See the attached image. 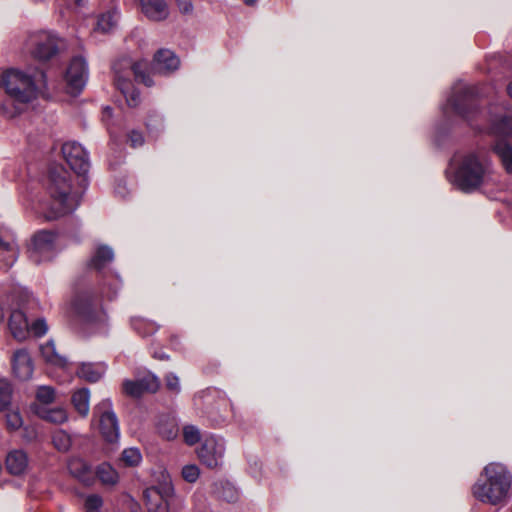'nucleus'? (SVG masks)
Returning a JSON list of instances; mask_svg holds the SVG:
<instances>
[{
  "instance_id": "nucleus-1",
  "label": "nucleus",
  "mask_w": 512,
  "mask_h": 512,
  "mask_svg": "<svg viewBox=\"0 0 512 512\" xmlns=\"http://www.w3.org/2000/svg\"><path fill=\"white\" fill-rule=\"evenodd\" d=\"M472 495L484 504H507L512 497V472L508 466L501 462L485 465L472 486Z\"/></svg>"
},
{
  "instance_id": "nucleus-2",
  "label": "nucleus",
  "mask_w": 512,
  "mask_h": 512,
  "mask_svg": "<svg viewBox=\"0 0 512 512\" xmlns=\"http://www.w3.org/2000/svg\"><path fill=\"white\" fill-rule=\"evenodd\" d=\"M68 178L65 170H52L47 186L50 201L39 200L31 204V209L46 220H55L73 212L80 203V195L72 191Z\"/></svg>"
},
{
  "instance_id": "nucleus-3",
  "label": "nucleus",
  "mask_w": 512,
  "mask_h": 512,
  "mask_svg": "<svg viewBox=\"0 0 512 512\" xmlns=\"http://www.w3.org/2000/svg\"><path fill=\"white\" fill-rule=\"evenodd\" d=\"M499 182L493 164L484 151H473L462 156L451 183L459 190L470 193Z\"/></svg>"
},
{
  "instance_id": "nucleus-4",
  "label": "nucleus",
  "mask_w": 512,
  "mask_h": 512,
  "mask_svg": "<svg viewBox=\"0 0 512 512\" xmlns=\"http://www.w3.org/2000/svg\"><path fill=\"white\" fill-rule=\"evenodd\" d=\"M1 86L13 103L25 105L38 98L46 87V80L42 71L29 74L18 69H9L1 76Z\"/></svg>"
},
{
  "instance_id": "nucleus-5",
  "label": "nucleus",
  "mask_w": 512,
  "mask_h": 512,
  "mask_svg": "<svg viewBox=\"0 0 512 512\" xmlns=\"http://www.w3.org/2000/svg\"><path fill=\"white\" fill-rule=\"evenodd\" d=\"M123 68L131 69L136 80L144 83L146 86H151L152 81L144 72L146 68L145 63L137 62L131 65L129 60L123 59L113 64L116 86L125 97L127 104L130 107H134L139 103L140 95L134 88L133 84L125 78L124 74H122Z\"/></svg>"
},
{
  "instance_id": "nucleus-6",
  "label": "nucleus",
  "mask_w": 512,
  "mask_h": 512,
  "mask_svg": "<svg viewBox=\"0 0 512 512\" xmlns=\"http://www.w3.org/2000/svg\"><path fill=\"white\" fill-rule=\"evenodd\" d=\"M157 485L144 491L145 504L149 512H169L170 501L175 494L170 475L160 469L155 475Z\"/></svg>"
},
{
  "instance_id": "nucleus-7",
  "label": "nucleus",
  "mask_w": 512,
  "mask_h": 512,
  "mask_svg": "<svg viewBox=\"0 0 512 512\" xmlns=\"http://www.w3.org/2000/svg\"><path fill=\"white\" fill-rule=\"evenodd\" d=\"M512 98V82L507 87ZM486 125L483 130L494 136H512V110L502 104H492L486 114Z\"/></svg>"
},
{
  "instance_id": "nucleus-8",
  "label": "nucleus",
  "mask_w": 512,
  "mask_h": 512,
  "mask_svg": "<svg viewBox=\"0 0 512 512\" xmlns=\"http://www.w3.org/2000/svg\"><path fill=\"white\" fill-rule=\"evenodd\" d=\"M93 418L98 420L99 430L107 443H117L120 431L116 414L109 399H103L93 409Z\"/></svg>"
},
{
  "instance_id": "nucleus-9",
  "label": "nucleus",
  "mask_w": 512,
  "mask_h": 512,
  "mask_svg": "<svg viewBox=\"0 0 512 512\" xmlns=\"http://www.w3.org/2000/svg\"><path fill=\"white\" fill-rule=\"evenodd\" d=\"M56 255V234L42 230L34 234L28 248L29 259L35 264L48 262Z\"/></svg>"
},
{
  "instance_id": "nucleus-10",
  "label": "nucleus",
  "mask_w": 512,
  "mask_h": 512,
  "mask_svg": "<svg viewBox=\"0 0 512 512\" xmlns=\"http://www.w3.org/2000/svg\"><path fill=\"white\" fill-rule=\"evenodd\" d=\"M474 88L458 83L453 87V94L447 100L445 111L450 108L461 117L470 120L471 114L476 110L474 106Z\"/></svg>"
},
{
  "instance_id": "nucleus-11",
  "label": "nucleus",
  "mask_w": 512,
  "mask_h": 512,
  "mask_svg": "<svg viewBox=\"0 0 512 512\" xmlns=\"http://www.w3.org/2000/svg\"><path fill=\"white\" fill-rule=\"evenodd\" d=\"M88 74L86 59L83 56L72 58L65 74L67 92L71 95L79 94L87 83Z\"/></svg>"
},
{
  "instance_id": "nucleus-12",
  "label": "nucleus",
  "mask_w": 512,
  "mask_h": 512,
  "mask_svg": "<svg viewBox=\"0 0 512 512\" xmlns=\"http://www.w3.org/2000/svg\"><path fill=\"white\" fill-rule=\"evenodd\" d=\"M159 387L158 377L150 372L139 375L135 379H125L122 383L123 393L131 398H140L146 393H155Z\"/></svg>"
},
{
  "instance_id": "nucleus-13",
  "label": "nucleus",
  "mask_w": 512,
  "mask_h": 512,
  "mask_svg": "<svg viewBox=\"0 0 512 512\" xmlns=\"http://www.w3.org/2000/svg\"><path fill=\"white\" fill-rule=\"evenodd\" d=\"M71 306L74 313L84 321L92 322L100 319L102 310L99 309L97 299L89 291L77 293Z\"/></svg>"
},
{
  "instance_id": "nucleus-14",
  "label": "nucleus",
  "mask_w": 512,
  "mask_h": 512,
  "mask_svg": "<svg viewBox=\"0 0 512 512\" xmlns=\"http://www.w3.org/2000/svg\"><path fill=\"white\" fill-rule=\"evenodd\" d=\"M63 156L70 168L78 175H85L90 167L88 154L77 142H66L62 146Z\"/></svg>"
},
{
  "instance_id": "nucleus-15",
  "label": "nucleus",
  "mask_w": 512,
  "mask_h": 512,
  "mask_svg": "<svg viewBox=\"0 0 512 512\" xmlns=\"http://www.w3.org/2000/svg\"><path fill=\"white\" fill-rule=\"evenodd\" d=\"M33 45L32 54L39 60H49L59 50V40L50 32H40L31 38Z\"/></svg>"
},
{
  "instance_id": "nucleus-16",
  "label": "nucleus",
  "mask_w": 512,
  "mask_h": 512,
  "mask_svg": "<svg viewBox=\"0 0 512 512\" xmlns=\"http://www.w3.org/2000/svg\"><path fill=\"white\" fill-rule=\"evenodd\" d=\"M183 437L188 446H194L199 442L202 443L201 448H217L224 445L221 437L212 434H202L194 425H187L183 428Z\"/></svg>"
},
{
  "instance_id": "nucleus-17",
  "label": "nucleus",
  "mask_w": 512,
  "mask_h": 512,
  "mask_svg": "<svg viewBox=\"0 0 512 512\" xmlns=\"http://www.w3.org/2000/svg\"><path fill=\"white\" fill-rule=\"evenodd\" d=\"M22 303L18 308L12 309L8 320V328L13 336L18 341H23L29 336V323L27 317L22 310Z\"/></svg>"
},
{
  "instance_id": "nucleus-18",
  "label": "nucleus",
  "mask_w": 512,
  "mask_h": 512,
  "mask_svg": "<svg viewBox=\"0 0 512 512\" xmlns=\"http://www.w3.org/2000/svg\"><path fill=\"white\" fill-rule=\"evenodd\" d=\"M12 368L15 376L20 380H29L32 377L34 366L26 349H19L12 357Z\"/></svg>"
},
{
  "instance_id": "nucleus-19",
  "label": "nucleus",
  "mask_w": 512,
  "mask_h": 512,
  "mask_svg": "<svg viewBox=\"0 0 512 512\" xmlns=\"http://www.w3.org/2000/svg\"><path fill=\"white\" fill-rule=\"evenodd\" d=\"M141 12L151 21H164L169 16V7L165 0H139Z\"/></svg>"
},
{
  "instance_id": "nucleus-20",
  "label": "nucleus",
  "mask_w": 512,
  "mask_h": 512,
  "mask_svg": "<svg viewBox=\"0 0 512 512\" xmlns=\"http://www.w3.org/2000/svg\"><path fill=\"white\" fill-rule=\"evenodd\" d=\"M179 58L168 49H160L154 57L153 69L160 74H167L178 69Z\"/></svg>"
},
{
  "instance_id": "nucleus-21",
  "label": "nucleus",
  "mask_w": 512,
  "mask_h": 512,
  "mask_svg": "<svg viewBox=\"0 0 512 512\" xmlns=\"http://www.w3.org/2000/svg\"><path fill=\"white\" fill-rule=\"evenodd\" d=\"M67 468L70 474L83 484H93V473L90 469V466L83 459L79 457H71L67 463Z\"/></svg>"
},
{
  "instance_id": "nucleus-22",
  "label": "nucleus",
  "mask_w": 512,
  "mask_h": 512,
  "mask_svg": "<svg viewBox=\"0 0 512 512\" xmlns=\"http://www.w3.org/2000/svg\"><path fill=\"white\" fill-rule=\"evenodd\" d=\"M6 469L13 475H20L28 467V457L24 450H10L6 456Z\"/></svg>"
},
{
  "instance_id": "nucleus-23",
  "label": "nucleus",
  "mask_w": 512,
  "mask_h": 512,
  "mask_svg": "<svg viewBox=\"0 0 512 512\" xmlns=\"http://www.w3.org/2000/svg\"><path fill=\"white\" fill-rule=\"evenodd\" d=\"M114 259L113 249L107 245H99L92 254L89 266L97 271L102 270Z\"/></svg>"
},
{
  "instance_id": "nucleus-24",
  "label": "nucleus",
  "mask_w": 512,
  "mask_h": 512,
  "mask_svg": "<svg viewBox=\"0 0 512 512\" xmlns=\"http://www.w3.org/2000/svg\"><path fill=\"white\" fill-rule=\"evenodd\" d=\"M106 366L102 363H82L77 375L89 382H97L105 374Z\"/></svg>"
},
{
  "instance_id": "nucleus-25",
  "label": "nucleus",
  "mask_w": 512,
  "mask_h": 512,
  "mask_svg": "<svg viewBox=\"0 0 512 512\" xmlns=\"http://www.w3.org/2000/svg\"><path fill=\"white\" fill-rule=\"evenodd\" d=\"M158 433L165 439L171 440L178 435V423L170 414L161 415L157 422Z\"/></svg>"
},
{
  "instance_id": "nucleus-26",
  "label": "nucleus",
  "mask_w": 512,
  "mask_h": 512,
  "mask_svg": "<svg viewBox=\"0 0 512 512\" xmlns=\"http://www.w3.org/2000/svg\"><path fill=\"white\" fill-rule=\"evenodd\" d=\"M36 413L41 419L53 424H63L69 419L68 412L63 407H41L36 410Z\"/></svg>"
},
{
  "instance_id": "nucleus-27",
  "label": "nucleus",
  "mask_w": 512,
  "mask_h": 512,
  "mask_svg": "<svg viewBox=\"0 0 512 512\" xmlns=\"http://www.w3.org/2000/svg\"><path fill=\"white\" fill-rule=\"evenodd\" d=\"M41 355L47 363H50L54 366L65 367L67 364V360L65 357L61 356L55 347V343L50 340L44 345L40 347Z\"/></svg>"
},
{
  "instance_id": "nucleus-28",
  "label": "nucleus",
  "mask_w": 512,
  "mask_h": 512,
  "mask_svg": "<svg viewBox=\"0 0 512 512\" xmlns=\"http://www.w3.org/2000/svg\"><path fill=\"white\" fill-rule=\"evenodd\" d=\"M198 459L208 469H217L223 464V453L221 450H198Z\"/></svg>"
},
{
  "instance_id": "nucleus-29",
  "label": "nucleus",
  "mask_w": 512,
  "mask_h": 512,
  "mask_svg": "<svg viewBox=\"0 0 512 512\" xmlns=\"http://www.w3.org/2000/svg\"><path fill=\"white\" fill-rule=\"evenodd\" d=\"M72 404L75 410L82 416L86 417L90 410V391L87 388H82L75 391L72 395Z\"/></svg>"
},
{
  "instance_id": "nucleus-30",
  "label": "nucleus",
  "mask_w": 512,
  "mask_h": 512,
  "mask_svg": "<svg viewBox=\"0 0 512 512\" xmlns=\"http://www.w3.org/2000/svg\"><path fill=\"white\" fill-rule=\"evenodd\" d=\"M118 19L119 13L117 10H109L99 16L95 30L101 33H109L116 27Z\"/></svg>"
},
{
  "instance_id": "nucleus-31",
  "label": "nucleus",
  "mask_w": 512,
  "mask_h": 512,
  "mask_svg": "<svg viewBox=\"0 0 512 512\" xmlns=\"http://www.w3.org/2000/svg\"><path fill=\"white\" fill-rule=\"evenodd\" d=\"M493 151L500 158L507 173L512 174V146L504 141H499L493 146Z\"/></svg>"
},
{
  "instance_id": "nucleus-32",
  "label": "nucleus",
  "mask_w": 512,
  "mask_h": 512,
  "mask_svg": "<svg viewBox=\"0 0 512 512\" xmlns=\"http://www.w3.org/2000/svg\"><path fill=\"white\" fill-rule=\"evenodd\" d=\"M95 473L103 485L114 486L119 481L117 471L108 463L100 464Z\"/></svg>"
},
{
  "instance_id": "nucleus-33",
  "label": "nucleus",
  "mask_w": 512,
  "mask_h": 512,
  "mask_svg": "<svg viewBox=\"0 0 512 512\" xmlns=\"http://www.w3.org/2000/svg\"><path fill=\"white\" fill-rule=\"evenodd\" d=\"M52 443L54 448H70L73 445H78L76 437H72L65 430H56L52 435Z\"/></svg>"
},
{
  "instance_id": "nucleus-34",
  "label": "nucleus",
  "mask_w": 512,
  "mask_h": 512,
  "mask_svg": "<svg viewBox=\"0 0 512 512\" xmlns=\"http://www.w3.org/2000/svg\"><path fill=\"white\" fill-rule=\"evenodd\" d=\"M13 388L6 379H0V412L4 411L11 404Z\"/></svg>"
},
{
  "instance_id": "nucleus-35",
  "label": "nucleus",
  "mask_w": 512,
  "mask_h": 512,
  "mask_svg": "<svg viewBox=\"0 0 512 512\" xmlns=\"http://www.w3.org/2000/svg\"><path fill=\"white\" fill-rule=\"evenodd\" d=\"M103 498L98 494H88L84 497L83 508L86 512H101Z\"/></svg>"
},
{
  "instance_id": "nucleus-36",
  "label": "nucleus",
  "mask_w": 512,
  "mask_h": 512,
  "mask_svg": "<svg viewBox=\"0 0 512 512\" xmlns=\"http://www.w3.org/2000/svg\"><path fill=\"white\" fill-rule=\"evenodd\" d=\"M36 398L42 404H51L55 400V390L51 386H40L37 389Z\"/></svg>"
},
{
  "instance_id": "nucleus-37",
  "label": "nucleus",
  "mask_w": 512,
  "mask_h": 512,
  "mask_svg": "<svg viewBox=\"0 0 512 512\" xmlns=\"http://www.w3.org/2000/svg\"><path fill=\"white\" fill-rule=\"evenodd\" d=\"M6 426L11 432L22 428L23 419L18 411H11L6 414Z\"/></svg>"
},
{
  "instance_id": "nucleus-38",
  "label": "nucleus",
  "mask_w": 512,
  "mask_h": 512,
  "mask_svg": "<svg viewBox=\"0 0 512 512\" xmlns=\"http://www.w3.org/2000/svg\"><path fill=\"white\" fill-rule=\"evenodd\" d=\"M181 475L186 482L195 483L199 478L200 470L196 465L188 464L183 466Z\"/></svg>"
},
{
  "instance_id": "nucleus-39",
  "label": "nucleus",
  "mask_w": 512,
  "mask_h": 512,
  "mask_svg": "<svg viewBox=\"0 0 512 512\" xmlns=\"http://www.w3.org/2000/svg\"><path fill=\"white\" fill-rule=\"evenodd\" d=\"M122 460L127 466H137L142 461L139 450H123Z\"/></svg>"
},
{
  "instance_id": "nucleus-40",
  "label": "nucleus",
  "mask_w": 512,
  "mask_h": 512,
  "mask_svg": "<svg viewBox=\"0 0 512 512\" xmlns=\"http://www.w3.org/2000/svg\"><path fill=\"white\" fill-rule=\"evenodd\" d=\"M48 331V326L44 319H37L29 325V334L32 333L36 337L45 335Z\"/></svg>"
},
{
  "instance_id": "nucleus-41",
  "label": "nucleus",
  "mask_w": 512,
  "mask_h": 512,
  "mask_svg": "<svg viewBox=\"0 0 512 512\" xmlns=\"http://www.w3.org/2000/svg\"><path fill=\"white\" fill-rule=\"evenodd\" d=\"M113 284H104L103 293L109 298L112 299L116 296L118 290L121 287V281L118 276L115 275V279L113 280Z\"/></svg>"
},
{
  "instance_id": "nucleus-42",
  "label": "nucleus",
  "mask_w": 512,
  "mask_h": 512,
  "mask_svg": "<svg viewBox=\"0 0 512 512\" xmlns=\"http://www.w3.org/2000/svg\"><path fill=\"white\" fill-rule=\"evenodd\" d=\"M20 433L22 438L26 441V443H31L36 440L38 434L36 429L33 426H25L20 429Z\"/></svg>"
},
{
  "instance_id": "nucleus-43",
  "label": "nucleus",
  "mask_w": 512,
  "mask_h": 512,
  "mask_svg": "<svg viewBox=\"0 0 512 512\" xmlns=\"http://www.w3.org/2000/svg\"><path fill=\"white\" fill-rule=\"evenodd\" d=\"M165 382H166V386L169 390L174 391V392L180 391L179 378L175 374H173V373L168 374L165 378Z\"/></svg>"
},
{
  "instance_id": "nucleus-44",
  "label": "nucleus",
  "mask_w": 512,
  "mask_h": 512,
  "mask_svg": "<svg viewBox=\"0 0 512 512\" xmlns=\"http://www.w3.org/2000/svg\"><path fill=\"white\" fill-rule=\"evenodd\" d=\"M130 144L133 148L139 147L144 143V138L142 133L139 131L133 130L130 132L129 136Z\"/></svg>"
},
{
  "instance_id": "nucleus-45",
  "label": "nucleus",
  "mask_w": 512,
  "mask_h": 512,
  "mask_svg": "<svg viewBox=\"0 0 512 512\" xmlns=\"http://www.w3.org/2000/svg\"><path fill=\"white\" fill-rule=\"evenodd\" d=\"M177 3L181 13L189 14L193 11V5L190 0H178Z\"/></svg>"
},
{
  "instance_id": "nucleus-46",
  "label": "nucleus",
  "mask_w": 512,
  "mask_h": 512,
  "mask_svg": "<svg viewBox=\"0 0 512 512\" xmlns=\"http://www.w3.org/2000/svg\"><path fill=\"white\" fill-rule=\"evenodd\" d=\"M111 111L112 109L110 107H105L103 112H104V116H111Z\"/></svg>"
},
{
  "instance_id": "nucleus-47",
  "label": "nucleus",
  "mask_w": 512,
  "mask_h": 512,
  "mask_svg": "<svg viewBox=\"0 0 512 512\" xmlns=\"http://www.w3.org/2000/svg\"><path fill=\"white\" fill-rule=\"evenodd\" d=\"M4 315H5V313H4V308L2 307V305H0V323H2V322H3V320H4Z\"/></svg>"
},
{
  "instance_id": "nucleus-48",
  "label": "nucleus",
  "mask_w": 512,
  "mask_h": 512,
  "mask_svg": "<svg viewBox=\"0 0 512 512\" xmlns=\"http://www.w3.org/2000/svg\"><path fill=\"white\" fill-rule=\"evenodd\" d=\"M155 357H157V358H159V359H166V358H167V356H166L164 353H159V354H158V353H156V354H155Z\"/></svg>"
},
{
  "instance_id": "nucleus-49",
  "label": "nucleus",
  "mask_w": 512,
  "mask_h": 512,
  "mask_svg": "<svg viewBox=\"0 0 512 512\" xmlns=\"http://www.w3.org/2000/svg\"><path fill=\"white\" fill-rule=\"evenodd\" d=\"M245 2V4L247 5H253L257 2V0H243Z\"/></svg>"
},
{
  "instance_id": "nucleus-50",
  "label": "nucleus",
  "mask_w": 512,
  "mask_h": 512,
  "mask_svg": "<svg viewBox=\"0 0 512 512\" xmlns=\"http://www.w3.org/2000/svg\"><path fill=\"white\" fill-rule=\"evenodd\" d=\"M75 4L78 6L84 5L85 0H74Z\"/></svg>"
}]
</instances>
